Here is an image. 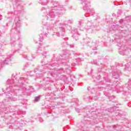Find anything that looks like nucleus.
<instances>
[{
	"instance_id": "obj_12",
	"label": "nucleus",
	"mask_w": 131,
	"mask_h": 131,
	"mask_svg": "<svg viewBox=\"0 0 131 131\" xmlns=\"http://www.w3.org/2000/svg\"><path fill=\"white\" fill-rule=\"evenodd\" d=\"M108 99L110 100H112V99L114 98V96H108Z\"/></svg>"
},
{
	"instance_id": "obj_4",
	"label": "nucleus",
	"mask_w": 131,
	"mask_h": 131,
	"mask_svg": "<svg viewBox=\"0 0 131 131\" xmlns=\"http://www.w3.org/2000/svg\"><path fill=\"white\" fill-rule=\"evenodd\" d=\"M55 13L53 11H51L49 13L50 18H55Z\"/></svg>"
},
{
	"instance_id": "obj_1",
	"label": "nucleus",
	"mask_w": 131,
	"mask_h": 131,
	"mask_svg": "<svg viewBox=\"0 0 131 131\" xmlns=\"http://www.w3.org/2000/svg\"><path fill=\"white\" fill-rule=\"evenodd\" d=\"M81 4L83 6V9L85 13H89L90 9V2L86 0H81Z\"/></svg>"
},
{
	"instance_id": "obj_15",
	"label": "nucleus",
	"mask_w": 131,
	"mask_h": 131,
	"mask_svg": "<svg viewBox=\"0 0 131 131\" xmlns=\"http://www.w3.org/2000/svg\"><path fill=\"white\" fill-rule=\"evenodd\" d=\"M39 120L40 122H42V121H43V120H42V119L41 118H40L39 119Z\"/></svg>"
},
{
	"instance_id": "obj_21",
	"label": "nucleus",
	"mask_w": 131,
	"mask_h": 131,
	"mask_svg": "<svg viewBox=\"0 0 131 131\" xmlns=\"http://www.w3.org/2000/svg\"><path fill=\"white\" fill-rule=\"evenodd\" d=\"M71 53H73V51H71Z\"/></svg>"
},
{
	"instance_id": "obj_14",
	"label": "nucleus",
	"mask_w": 131,
	"mask_h": 131,
	"mask_svg": "<svg viewBox=\"0 0 131 131\" xmlns=\"http://www.w3.org/2000/svg\"><path fill=\"white\" fill-rule=\"evenodd\" d=\"M93 62H92V64H95L96 65L98 64V63H97V60H94Z\"/></svg>"
},
{
	"instance_id": "obj_8",
	"label": "nucleus",
	"mask_w": 131,
	"mask_h": 131,
	"mask_svg": "<svg viewBox=\"0 0 131 131\" xmlns=\"http://www.w3.org/2000/svg\"><path fill=\"white\" fill-rule=\"evenodd\" d=\"M16 25L17 28H19V27H20V26H21V24H20V22L17 21V22L16 23Z\"/></svg>"
},
{
	"instance_id": "obj_10",
	"label": "nucleus",
	"mask_w": 131,
	"mask_h": 131,
	"mask_svg": "<svg viewBox=\"0 0 131 131\" xmlns=\"http://www.w3.org/2000/svg\"><path fill=\"white\" fill-rule=\"evenodd\" d=\"M43 29H45V28H46V29H47V30H50V29H51V28H49V27H48V26H45L44 27H43Z\"/></svg>"
},
{
	"instance_id": "obj_13",
	"label": "nucleus",
	"mask_w": 131,
	"mask_h": 131,
	"mask_svg": "<svg viewBox=\"0 0 131 131\" xmlns=\"http://www.w3.org/2000/svg\"><path fill=\"white\" fill-rule=\"evenodd\" d=\"M39 100V97H36L35 98V101H36V102H37V101Z\"/></svg>"
},
{
	"instance_id": "obj_5",
	"label": "nucleus",
	"mask_w": 131,
	"mask_h": 131,
	"mask_svg": "<svg viewBox=\"0 0 131 131\" xmlns=\"http://www.w3.org/2000/svg\"><path fill=\"white\" fill-rule=\"evenodd\" d=\"M39 41L40 42H41V41H42V40H43V36H42V34H40L39 35Z\"/></svg>"
},
{
	"instance_id": "obj_7",
	"label": "nucleus",
	"mask_w": 131,
	"mask_h": 131,
	"mask_svg": "<svg viewBox=\"0 0 131 131\" xmlns=\"http://www.w3.org/2000/svg\"><path fill=\"white\" fill-rule=\"evenodd\" d=\"M127 69H128V70L130 71V68H131V64H127L126 65Z\"/></svg>"
},
{
	"instance_id": "obj_2",
	"label": "nucleus",
	"mask_w": 131,
	"mask_h": 131,
	"mask_svg": "<svg viewBox=\"0 0 131 131\" xmlns=\"http://www.w3.org/2000/svg\"><path fill=\"white\" fill-rule=\"evenodd\" d=\"M119 54H120V55H122L123 56H124V55H127V50H123L121 49V48H120L119 49Z\"/></svg>"
},
{
	"instance_id": "obj_20",
	"label": "nucleus",
	"mask_w": 131,
	"mask_h": 131,
	"mask_svg": "<svg viewBox=\"0 0 131 131\" xmlns=\"http://www.w3.org/2000/svg\"><path fill=\"white\" fill-rule=\"evenodd\" d=\"M115 127H116V125H114V128H115Z\"/></svg>"
},
{
	"instance_id": "obj_6",
	"label": "nucleus",
	"mask_w": 131,
	"mask_h": 131,
	"mask_svg": "<svg viewBox=\"0 0 131 131\" xmlns=\"http://www.w3.org/2000/svg\"><path fill=\"white\" fill-rule=\"evenodd\" d=\"M25 81V79L23 77L20 78L19 82L20 83H23Z\"/></svg>"
},
{
	"instance_id": "obj_16",
	"label": "nucleus",
	"mask_w": 131,
	"mask_h": 131,
	"mask_svg": "<svg viewBox=\"0 0 131 131\" xmlns=\"http://www.w3.org/2000/svg\"><path fill=\"white\" fill-rule=\"evenodd\" d=\"M38 53H39V51H40V47L39 48L38 50H37Z\"/></svg>"
},
{
	"instance_id": "obj_9",
	"label": "nucleus",
	"mask_w": 131,
	"mask_h": 131,
	"mask_svg": "<svg viewBox=\"0 0 131 131\" xmlns=\"http://www.w3.org/2000/svg\"><path fill=\"white\" fill-rule=\"evenodd\" d=\"M16 46H17L18 49H21V48L22 47V43H19L18 45H16Z\"/></svg>"
},
{
	"instance_id": "obj_17",
	"label": "nucleus",
	"mask_w": 131,
	"mask_h": 131,
	"mask_svg": "<svg viewBox=\"0 0 131 131\" xmlns=\"http://www.w3.org/2000/svg\"><path fill=\"white\" fill-rule=\"evenodd\" d=\"M7 95H8V96H9V97H10V96H12V94H11V93H8Z\"/></svg>"
},
{
	"instance_id": "obj_18",
	"label": "nucleus",
	"mask_w": 131,
	"mask_h": 131,
	"mask_svg": "<svg viewBox=\"0 0 131 131\" xmlns=\"http://www.w3.org/2000/svg\"><path fill=\"white\" fill-rule=\"evenodd\" d=\"M17 90L13 91V94H17V92H16Z\"/></svg>"
},
{
	"instance_id": "obj_19",
	"label": "nucleus",
	"mask_w": 131,
	"mask_h": 131,
	"mask_svg": "<svg viewBox=\"0 0 131 131\" xmlns=\"http://www.w3.org/2000/svg\"><path fill=\"white\" fill-rule=\"evenodd\" d=\"M120 23H121V22H122V19H121V20H120Z\"/></svg>"
},
{
	"instance_id": "obj_11",
	"label": "nucleus",
	"mask_w": 131,
	"mask_h": 131,
	"mask_svg": "<svg viewBox=\"0 0 131 131\" xmlns=\"http://www.w3.org/2000/svg\"><path fill=\"white\" fill-rule=\"evenodd\" d=\"M15 45H16V42L13 41L11 43V47H15Z\"/></svg>"
},
{
	"instance_id": "obj_3",
	"label": "nucleus",
	"mask_w": 131,
	"mask_h": 131,
	"mask_svg": "<svg viewBox=\"0 0 131 131\" xmlns=\"http://www.w3.org/2000/svg\"><path fill=\"white\" fill-rule=\"evenodd\" d=\"M10 61H11V59L6 58L5 61L1 63L2 66H3V65H7V64H9V62H10Z\"/></svg>"
}]
</instances>
